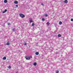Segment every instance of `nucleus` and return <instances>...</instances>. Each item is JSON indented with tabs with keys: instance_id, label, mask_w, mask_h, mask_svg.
Instances as JSON below:
<instances>
[{
	"instance_id": "11",
	"label": "nucleus",
	"mask_w": 73,
	"mask_h": 73,
	"mask_svg": "<svg viewBox=\"0 0 73 73\" xmlns=\"http://www.w3.org/2000/svg\"><path fill=\"white\" fill-rule=\"evenodd\" d=\"M4 3H7V0H5L4 1Z\"/></svg>"
},
{
	"instance_id": "9",
	"label": "nucleus",
	"mask_w": 73,
	"mask_h": 73,
	"mask_svg": "<svg viewBox=\"0 0 73 73\" xmlns=\"http://www.w3.org/2000/svg\"><path fill=\"white\" fill-rule=\"evenodd\" d=\"M58 37H61V35L60 34H58Z\"/></svg>"
},
{
	"instance_id": "16",
	"label": "nucleus",
	"mask_w": 73,
	"mask_h": 73,
	"mask_svg": "<svg viewBox=\"0 0 73 73\" xmlns=\"http://www.w3.org/2000/svg\"><path fill=\"white\" fill-rule=\"evenodd\" d=\"M42 21H45V19L43 18L42 19Z\"/></svg>"
},
{
	"instance_id": "1",
	"label": "nucleus",
	"mask_w": 73,
	"mask_h": 73,
	"mask_svg": "<svg viewBox=\"0 0 73 73\" xmlns=\"http://www.w3.org/2000/svg\"><path fill=\"white\" fill-rule=\"evenodd\" d=\"M19 16H20L21 17V18H24V17H25V15L23 14H19Z\"/></svg>"
},
{
	"instance_id": "14",
	"label": "nucleus",
	"mask_w": 73,
	"mask_h": 73,
	"mask_svg": "<svg viewBox=\"0 0 73 73\" xmlns=\"http://www.w3.org/2000/svg\"><path fill=\"white\" fill-rule=\"evenodd\" d=\"M47 25H49L50 24V23L49 22H47L46 23Z\"/></svg>"
},
{
	"instance_id": "7",
	"label": "nucleus",
	"mask_w": 73,
	"mask_h": 73,
	"mask_svg": "<svg viewBox=\"0 0 73 73\" xmlns=\"http://www.w3.org/2000/svg\"><path fill=\"white\" fill-rule=\"evenodd\" d=\"M35 54H36V55H38V54H39V53L38 52H36L35 53Z\"/></svg>"
},
{
	"instance_id": "28",
	"label": "nucleus",
	"mask_w": 73,
	"mask_h": 73,
	"mask_svg": "<svg viewBox=\"0 0 73 73\" xmlns=\"http://www.w3.org/2000/svg\"><path fill=\"white\" fill-rule=\"evenodd\" d=\"M18 72H17V71L15 73H17Z\"/></svg>"
},
{
	"instance_id": "19",
	"label": "nucleus",
	"mask_w": 73,
	"mask_h": 73,
	"mask_svg": "<svg viewBox=\"0 0 73 73\" xmlns=\"http://www.w3.org/2000/svg\"><path fill=\"white\" fill-rule=\"evenodd\" d=\"M59 72V71L58 70H57L56 71V73H58Z\"/></svg>"
},
{
	"instance_id": "22",
	"label": "nucleus",
	"mask_w": 73,
	"mask_h": 73,
	"mask_svg": "<svg viewBox=\"0 0 73 73\" xmlns=\"http://www.w3.org/2000/svg\"><path fill=\"white\" fill-rule=\"evenodd\" d=\"M24 45H27V43H24Z\"/></svg>"
},
{
	"instance_id": "6",
	"label": "nucleus",
	"mask_w": 73,
	"mask_h": 73,
	"mask_svg": "<svg viewBox=\"0 0 73 73\" xmlns=\"http://www.w3.org/2000/svg\"><path fill=\"white\" fill-rule=\"evenodd\" d=\"M6 58H7L5 56H4L3 58V60H6Z\"/></svg>"
},
{
	"instance_id": "18",
	"label": "nucleus",
	"mask_w": 73,
	"mask_h": 73,
	"mask_svg": "<svg viewBox=\"0 0 73 73\" xmlns=\"http://www.w3.org/2000/svg\"><path fill=\"white\" fill-rule=\"evenodd\" d=\"M8 68H9V69H11V66H9Z\"/></svg>"
},
{
	"instance_id": "24",
	"label": "nucleus",
	"mask_w": 73,
	"mask_h": 73,
	"mask_svg": "<svg viewBox=\"0 0 73 73\" xmlns=\"http://www.w3.org/2000/svg\"><path fill=\"white\" fill-rule=\"evenodd\" d=\"M41 5H44V4L42 3H41Z\"/></svg>"
},
{
	"instance_id": "25",
	"label": "nucleus",
	"mask_w": 73,
	"mask_h": 73,
	"mask_svg": "<svg viewBox=\"0 0 73 73\" xmlns=\"http://www.w3.org/2000/svg\"><path fill=\"white\" fill-rule=\"evenodd\" d=\"M30 58H32V56H30Z\"/></svg>"
},
{
	"instance_id": "26",
	"label": "nucleus",
	"mask_w": 73,
	"mask_h": 73,
	"mask_svg": "<svg viewBox=\"0 0 73 73\" xmlns=\"http://www.w3.org/2000/svg\"><path fill=\"white\" fill-rule=\"evenodd\" d=\"M16 7H18V5H16Z\"/></svg>"
},
{
	"instance_id": "17",
	"label": "nucleus",
	"mask_w": 73,
	"mask_h": 73,
	"mask_svg": "<svg viewBox=\"0 0 73 73\" xmlns=\"http://www.w3.org/2000/svg\"><path fill=\"white\" fill-rule=\"evenodd\" d=\"M34 25H35V24L33 23H32V26H33Z\"/></svg>"
},
{
	"instance_id": "4",
	"label": "nucleus",
	"mask_w": 73,
	"mask_h": 73,
	"mask_svg": "<svg viewBox=\"0 0 73 73\" xmlns=\"http://www.w3.org/2000/svg\"><path fill=\"white\" fill-rule=\"evenodd\" d=\"M7 11V9H5V11L3 12V13H5V12H6Z\"/></svg>"
},
{
	"instance_id": "3",
	"label": "nucleus",
	"mask_w": 73,
	"mask_h": 73,
	"mask_svg": "<svg viewBox=\"0 0 73 73\" xmlns=\"http://www.w3.org/2000/svg\"><path fill=\"white\" fill-rule=\"evenodd\" d=\"M29 21H30V23H33V21L32 20V19H31V18H29Z\"/></svg>"
},
{
	"instance_id": "12",
	"label": "nucleus",
	"mask_w": 73,
	"mask_h": 73,
	"mask_svg": "<svg viewBox=\"0 0 73 73\" xmlns=\"http://www.w3.org/2000/svg\"><path fill=\"white\" fill-rule=\"evenodd\" d=\"M6 44L7 45H9V42H7V43Z\"/></svg>"
},
{
	"instance_id": "2",
	"label": "nucleus",
	"mask_w": 73,
	"mask_h": 73,
	"mask_svg": "<svg viewBox=\"0 0 73 73\" xmlns=\"http://www.w3.org/2000/svg\"><path fill=\"white\" fill-rule=\"evenodd\" d=\"M25 58H26V60H30V59H31V58H30V57L27 56H26L25 57Z\"/></svg>"
},
{
	"instance_id": "27",
	"label": "nucleus",
	"mask_w": 73,
	"mask_h": 73,
	"mask_svg": "<svg viewBox=\"0 0 73 73\" xmlns=\"http://www.w3.org/2000/svg\"><path fill=\"white\" fill-rule=\"evenodd\" d=\"M56 54H58V52H57L56 53Z\"/></svg>"
},
{
	"instance_id": "8",
	"label": "nucleus",
	"mask_w": 73,
	"mask_h": 73,
	"mask_svg": "<svg viewBox=\"0 0 73 73\" xmlns=\"http://www.w3.org/2000/svg\"><path fill=\"white\" fill-rule=\"evenodd\" d=\"M14 3H15V4H17V3H18V1H14Z\"/></svg>"
},
{
	"instance_id": "5",
	"label": "nucleus",
	"mask_w": 73,
	"mask_h": 73,
	"mask_svg": "<svg viewBox=\"0 0 73 73\" xmlns=\"http://www.w3.org/2000/svg\"><path fill=\"white\" fill-rule=\"evenodd\" d=\"M33 65H34V66H36L37 65V63L36 62H34L33 63Z\"/></svg>"
},
{
	"instance_id": "23",
	"label": "nucleus",
	"mask_w": 73,
	"mask_h": 73,
	"mask_svg": "<svg viewBox=\"0 0 73 73\" xmlns=\"http://www.w3.org/2000/svg\"><path fill=\"white\" fill-rule=\"evenodd\" d=\"M8 25H11L10 24V23H8Z\"/></svg>"
},
{
	"instance_id": "21",
	"label": "nucleus",
	"mask_w": 73,
	"mask_h": 73,
	"mask_svg": "<svg viewBox=\"0 0 73 73\" xmlns=\"http://www.w3.org/2000/svg\"><path fill=\"white\" fill-rule=\"evenodd\" d=\"M71 21H73V19H72V18L71 19Z\"/></svg>"
},
{
	"instance_id": "15",
	"label": "nucleus",
	"mask_w": 73,
	"mask_h": 73,
	"mask_svg": "<svg viewBox=\"0 0 73 73\" xmlns=\"http://www.w3.org/2000/svg\"><path fill=\"white\" fill-rule=\"evenodd\" d=\"M12 30L13 32H15V29H13Z\"/></svg>"
},
{
	"instance_id": "13",
	"label": "nucleus",
	"mask_w": 73,
	"mask_h": 73,
	"mask_svg": "<svg viewBox=\"0 0 73 73\" xmlns=\"http://www.w3.org/2000/svg\"><path fill=\"white\" fill-rule=\"evenodd\" d=\"M62 22L60 21L59 22V24H60V25H61V24H62Z\"/></svg>"
},
{
	"instance_id": "20",
	"label": "nucleus",
	"mask_w": 73,
	"mask_h": 73,
	"mask_svg": "<svg viewBox=\"0 0 73 73\" xmlns=\"http://www.w3.org/2000/svg\"><path fill=\"white\" fill-rule=\"evenodd\" d=\"M46 17H47L48 16V15L47 14H45L44 15Z\"/></svg>"
},
{
	"instance_id": "10",
	"label": "nucleus",
	"mask_w": 73,
	"mask_h": 73,
	"mask_svg": "<svg viewBox=\"0 0 73 73\" xmlns=\"http://www.w3.org/2000/svg\"><path fill=\"white\" fill-rule=\"evenodd\" d=\"M68 1L67 0H65L64 1V2L65 3H68Z\"/></svg>"
}]
</instances>
